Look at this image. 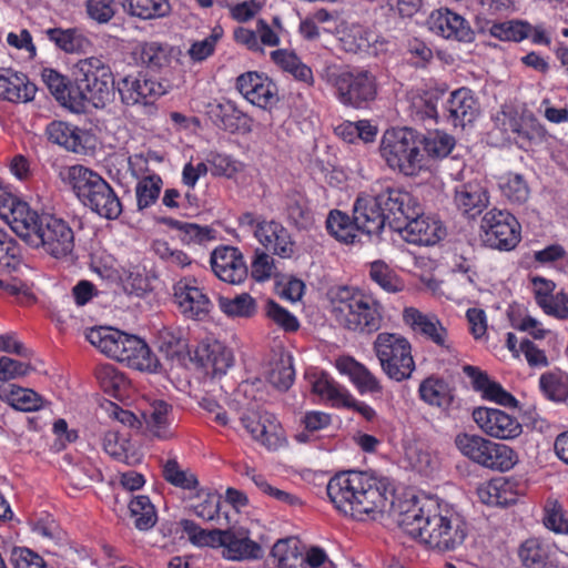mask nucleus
Here are the masks:
<instances>
[{"label": "nucleus", "mask_w": 568, "mask_h": 568, "mask_svg": "<svg viewBox=\"0 0 568 568\" xmlns=\"http://www.w3.org/2000/svg\"><path fill=\"white\" fill-rule=\"evenodd\" d=\"M2 217L29 246L41 248L54 258H63L74 250V232L69 222L50 213L39 214L28 203L11 199L3 205Z\"/></svg>", "instance_id": "nucleus-2"}, {"label": "nucleus", "mask_w": 568, "mask_h": 568, "mask_svg": "<svg viewBox=\"0 0 568 568\" xmlns=\"http://www.w3.org/2000/svg\"><path fill=\"white\" fill-rule=\"evenodd\" d=\"M418 392L420 398L433 406L447 407L453 399L447 383L438 378H426L419 385Z\"/></svg>", "instance_id": "nucleus-47"}, {"label": "nucleus", "mask_w": 568, "mask_h": 568, "mask_svg": "<svg viewBox=\"0 0 568 568\" xmlns=\"http://www.w3.org/2000/svg\"><path fill=\"white\" fill-rule=\"evenodd\" d=\"M236 89L253 105L271 110L278 101L277 85L265 74L248 71L236 78Z\"/></svg>", "instance_id": "nucleus-12"}, {"label": "nucleus", "mask_w": 568, "mask_h": 568, "mask_svg": "<svg viewBox=\"0 0 568 568\" xmlns=\"http://www.w3.org/2000/svg\"><path fill=\"white\" fill-rule=\"evenodd\" d=\"M164 223L174 230L182 232V241L203 244L215 239V231L210 226H200L194 223L182 222L175 219H164Z\"/></svg>", "instance_id": "nucleus-51"}, {"label": "nucleus", "mask_w": 568, "mask_h": 568, "mask_svg": "<svg viewBox=\"0 0 568 568\" xmlns=\"http://www.w3.org/2000/svg\"><path fill=\"white\" fill-rule=\"evenodd\" d=\"M116 90L123 104L151 105L165 93L162 83L138 72L128 74L116 82Z\"/></svg>", "instance_id": "nucleus-11"}, {"label": "nucleus", "mask_w": 568, "mask_h": 568, "mask_svg": "<svg viewBox=\"0 0 568 568\" xmlns=\"http://www.w3.org/2000/svg\"><path fill=\"white\" fill-rule=\"evenodd\" d=\"M255 442L268 450H277L286 445L285 430L274 414L270 413L263 419V426Z\"/></svg>", "instance_id": "nucleus-46"}, {"label": "nucleus", "mask_w": 568, "mask_h": 568, "mask_svg": "<svg viewBox=\"0 0 568 568\" xmlns=\"http://www.w3.org/2000/svg\"><path fill=\"white\" fill-rule=\"evenodd\" d=\"M217 548H222V556L229 560L258 559L263 556L261 545L252 540L248 530L243 527L221 529Z\"/></svg>", "instance_id": "nucleus-17"}, {"label": "nucleus", "mask_w": 568, "mask_h": 568, "mask_svg": "<svg viewBox=\"0 0 568 568\" xmlns=\"http://www.w3.org/2000/svg\"><path fill=\"white\" fill-rule=\"evenodd\" d=\"M45 133L50 142L73 153L85 154L95 146V138L90 131L68 122L52 121Z\"/></svg>", "instance_id": "nucleus-18"}, {"label": "nucleus", "mask_w": 568, "mask_h": 568, "mask_svg": "<svg viewBox=\"0 0 568 568\" xmlns=\"http://www.w3.org/2000/svg\"><path fill=\"white\" fill-rule=\"evenodd\" d=\"M173 50L168 44L151 41L140 43L133 51L132 58L136 63L152 70H161L170 65Z\"/></svg>", "instance_id": "nucleus-32"}, {"label": "nucleus", "mask_w": 568, "mask_h": 568, "mask_svg": "<svg viewBox=\"0 0 568 568\" xmlns=\"http://www.w3.org/2000/svg\"><path fill=\"white\" fill-rule=\"evenodd\" d=\"M331 314L344 329L372 334L381 328L383 307L372 295L351 286H336L328 292Z\"/></svg>", "instance_id": "nucleus-4"}, {"label": "nucleus", "mask_w": 568, "mask_h": 568, "mask_svg": "<svg viewBox=\"0 0 568 568\" xmlns=\"http://www.w3.org/2000/svg\"><path fill=\"white\" fill-rule=\"evenodd\" d=\"M455 445L465 457L480 466H484L485 455L493 447L490 439L466 433L456 436Z\"/></svg>", "instance_id": "nucleus-40"}, {"label": "nucleus", "mask_w": 568, "mask_h": 568, "mask_svg": "<svg viewBox=\"0 0 568 568\" xmlns=\"http://www.w3.org/2000/svg\"><path fill=\"white\" fill-rule=\"evenodd\" d=\"M369 277L383 291L395 294L405 288L404 280L384 261H375L369 267Z\"/></svg>", "instance_id": "nucleus-41"}, {"label": "nucleus", "mask_w": 568, "mask_h": 568, "mask_svg": "<svg viewBox=\"0 0 568 568\" xmlns=\"http://www.w3.org/2000/svg\"><path fill=\"white\" fill-rule=\"evenodd\" d=\"M118 362L126 363L128 366L141 372L160 373L162 371L160 361L149 345L142 338L125 333Z\"/></svg>", "instance_id": "nucleus-20"}, {"label": "nucleus", "mask_w": 568, "mask_h": 568, "mask_svg": "<svg viewBox=\"0 0 568 568\" xmlns=\"http://www.w3.org/2000/svg\"><path fill=\"white\" fill-rule=\"evenodd\" d=\"M162 184V179L156 174L144 176L138 182L135 186V196L139 211H143L156 202L160 196Z\"/></svg>", "instance_id": "nucleus-52"}, {"label": "nucleus", "mask_w": 568, "mask_h": 568, "mask_svg": "<svg viewBox=\"0 0 568 568\" xmlns=\"http://www.w3.org/2000/svg\"><path fill=\"white\" fill-rule=\"evenodd\" d=\"M255 239L268 252L282 258L294 254L295 243L288 230L274 220H263L255 231Z\"/></svg>", "instance_id": "nucleus-23"}, {"label": "nucleus", "mask_w": 568, "mask_h": 568, "mask_svg": "<svg viewBox=\"0 0 568 568\" xmlns=\"http://www.w3.org/2000/svg\"><path fill=\"white\" fill-rule=\"evenodd\" d=\"M438 93L432 91H427L423 95L415 97L412 102L413 113L419 120H435L438 115Z\"/></svg>", "instance_id": "nucleus-63"}, {"label": "nucleus", "mask_w": 568, "mask_h": 568, "mask_svg": "<svg viewBox=\"0 0 568 568\" xmlns=\"http://www.w3.org/2000/svg\"><path fill=\"white\" fill-rule=\"evenodd\" d=\"M336 367L342 374L348 376L359 394L375 395L383 392L381 381L366 366L354 358L342 357L337 359Z\"/></svg>", "instance_id": "nucleus-29"}, {"label": "nucleus", "mask_w": 568, "mask_h": 568, "mask_svg": "<svg viewBox=\"0 0 568 568\" xmlns=\"http://www.w3.org/2000/svg\"><path fill=\"white\" fill-rule=\"evenodd\" d=\"M156 347L172 363L181 364L187 355V343L180 331L161 329L158 334Z\"/></svg>", "instance_id": "nucleus-36"}, {"label": "nucleus", "mask_w": 568, "mask_h": 568, "mask_svg": "<svg viewBox=\"0 0 568 568\" xmlns=\"http://www.w3.org/2000/svg\"><path fill=\"white\" fill-rule=\"evenodd\" d=\"M422 140L423 150L433 156H446L455 145L454 138L440 131L429 132L426 136L422 135Z\"/></svg>", "instance_id": "nucleus-59"}, {"label": "nucleus", "mask_w": 568, "mask_h": 568, "mask_svg": "<svg viewBox=\"0 0 568 568\" xmlns=\"http://www.w3.org/2000/svg\"><path fill=\"white\" fill-rule=\"evenodd\" d=\"M129 509L138 529L149 530L155 525L158 519L156 511L148 496L134 497L130 501Z\"/></svg>", "instance_id": "nucleus-50"}, {"label": "nucleus", "mask_w": 568, "mask_h": 568, "mask_svg": "<svg viewBox=\"0 0 568 568\" xmlns=\"http://www.w3.org/2000/svg\"><path fill=\"white\" fill-rule=\"evenodd\" d=\"M149 432L160 438L169 439L173 436L172 407L163 400L153 402L143 414Z\"/></svg>", "instance_id": "nucleus-33"}, {"label": "nucleus", "mask_w": 568, "mask_h": 568, "mask_svg": "<svg viewBox=\"0 0 568 568\" xmlns=\"http://www.w3.org/2000/svg\"><path fill=\"white\" fill-rule=\"evenodd\" d=\"M334 507L357 520L387 509L394 523L407 535L430 549L449 551L460 546L467 526L460 514L430 497L394 498L389 478L368 471H343L326 487Z\"/></svg>", "instance_id": "nucleus-1"}, {"label": "nucleus", "mask_w": 568, "mask_h": 568, "mask_svg": "<svg viewBox=\"0 0 568 568\" xmlns=\"http://www.w3.org/2000/svg\"><path fill=\"white\" fill-rule=\"evenodd\" d=\"M321 78L334 88L338 101L356 109L366 108L377 95V81L368 70L328 65Z\"/></svg>", "instance_id": "nucleus-6"}, {"label": "nucleus", "mask_w": 568, "mask_h": 568, "mask_svg": "<svg viewBox=\"0 0 568 568\" xmlns=\"http://www.w3.org/2000/svg\"><path fill=\"white\" fill-rule=\"evenodd\" d=\"M536 303L549 315L558 318H567L566 307L561 306V295H554L556 287L552 281L544 277H534L531 280Z\"/></svg>", "instance_id": "nucleus-34"}, {"label": "nucleus", "mask_w": 568, "mask_h": 568, "mask_svg": "<svg viewBox=\"0 0 568 568\" xmlns=\"http://www.w3.org/2000/svg\"><path fill=\"white\" fill-rule=\"evenodd\" d=\"M355 225L367 235H378L387 222L382 206L374 195H359L353 207Z\"/></svg>", "instance_id": "nucleus-25"}, {"label": "nucleus", "mask_w": 568, "mask_h": 568, "mask_svg": "<svg viewBox=\"0 0 568 568\" xmlns=\"http://www.w3.org/2000/svg\"><path fill=\"white\" fill-rule=\"evenodd\" d=\"M220 310L229 317H252L257 310L255 300L248 293H242L234 297L220 296L217 298Z\"/></svg>", "instance_id": "nucleus-45"}, {"label": "nucleus", "mask_w": 568, "mask_h": 568, "mask_svg": "<svg viewBox=\"0 0 568 568\" xmlns=\"http://www.w3.org/2000/svg\"><path fill=\"white\" fill-rule=\"evenodd\" d=\"M81 75L80 90H82L89 104L97 109L104 108L111 102L116 83L110 67L105 65L99 58H87L79 61Z\"/></svg>", "instance_id": "nucleus-8"}, {"label": "nucleus", "mask_w": 568, "mask_h": 568, "mask_svg": "<svg viewBox=\"0 0 568 568\" xmlns=\"http://www.w3.org/2000/svg\"><path fill=\"white\" fill-rule=\"evenodd\" d=\"M124 333L112 327H94L88 331L87 339L101 353L118 361Z\"/></svg>", "instance_id": "nucleus-35"}, {"label": "nucleus", "mask_w": 568, "mask_h": 568, "mask_svg": "<svg viewBox=\"0 0 568 568\" xmlns=\"http://www.w3.org/2000/svg\"><path fill=\"white\" fill-rule=\"evenodd\" d=\"M397 232L408 243L417 245H434L445 236V229L437 220L424 216L422 205L416 215L407 217L402 225H396Z\"/></svg>", "instance_id": "nucleus-15"}, {"label": "nucleus", "mask_w": 568, "mask_h": 568, "mask_svg": "<svg viewBox=\"0 0 568 568\" xmlns=\"http://www.w3.org/2000/svg\"><path fill=\"white\" fill-rule=\"evenodd\" d=\"M376 357L386 376L396 382L408 379L415 362L407 338L395 333H379L373 344Z\"/></svg>", "instance_id": "nucleus-7"}, {"label": "nucleus", "mask_w": 568, "mask_h": 568, "mask_svg": "<svg viewBox=\"0 0 568 568\" xmlns=\"http://www.w3.org/2000/svg\"><path fill=\"white\" fill-rule=\"evenodd\" d=\"M8 403L14 409L31 412L42 406V398L32 389L16 387L9 393Z\"/></svg>", "instance_id": "nucleus-61"}, {"label": "nucleus", "mask_w": 568, "mask_h": 568, "mask_svg": "<svg viewBox=\"0 0 568 568\" xmlns=\"http://www.w3.org/2000/svg\"><path fill=\"white\" fill-rule=\"evenodd\" d=\"M326 229L332 236L344 243H354L357 225L355 219H351L346 213L333 210L326 219Z\"/></svg>", "instance_id": "nucleus-43"}, {"label": "nucleus", "mask_w": 568, "mask_h": 568, "mask_svg": "<svg viewBox=\"0 0 568 568\" xmlns=\"http://www.w3.org/2000/svg\"><path fill=\"white\" fill-rule=\"evenodd\" d=\"M163 476L165 480L173 486L185 490H195L199 487V480L195 474L189 469H182L174 459H170L165 463Z\"/></svg>", "instance_id": "nucleus-54"}, {"label": "nucleus", "mask_w": 568, "mask_h": 568, "mask_svg": "<svg viewBox=\"0 0 568 568\" xmlns=\"http://www.w3.org/2000/svg\"><path fill=\"white\" fill-rule=\"evenodd\" d=\"M387 165L406 176H416L424 168L422 134L409 128H392L384 132L379 145Z\"/></svg>", "instance_id": "nucleus-5"}, {"label": "nucleus", "mask_w": 568, "mask_h": 568, "mask_svg": "<svg viewBox=\"0 0 568 568\" xmlns=\"http://www.w3.org/2000/svg\"><path fill=\"white\" fill-rule=\"evenodd\" d=\"M446 119L455 128L464 129L479 114V103L471 90L459 88L453 91L445 103Z\"/></svg>", "instance_id": "nucleus-22"}, {"label": "nucleus", "mask_w": 568, "mask_h": 568, "mask_svg": "<svg viewBox=\"0 0 568 568\" xmlns=\"http://www.w3.org/2000/svg\"><path fill=\"white\" fill-rule=\"evenodd\" d=\"M196 498L199 503L192 506L194 514L203 520H214L219 515L221 496L206 489H199Z\"/></svg>", "instance_id": "nucleus-58"}, {"label": "nucleus", "mask_w": 568, "mask_h": 568, "mask_svg": "<svg viewBox=\"0 0 568 568\" xmlns=\"http://www.w3.org/2000/svg\"><path fill=\"white\" fill-rule=\"evenodd\" d=\"M403 320L415 333L440 347L449 348L448 332L437 315L423 313L415 307H406L403 311Z\"/></svg>", "instance_id": "nucleus-21"}, {"label": "nucleus", "mask_w": 568, "mask_h": 568, "mask_svg": "<svg viewBox=\"0 0 568 568\" xmlns=\"http://www.w3.org/2000/svg\"><path fill=\"white\" fill-rule=\"evenodd\" d=\"M21 266V247L13 237L0 230V272L10 274Z\"/></svg>", "instance_id": "nucleus-48"}, {"label": "nucleus", "mask_w": 568, "mask_h": 568, "mask_svg": "<svg viewBox=\"0 0 568 568\" xmlns=\"http://www.w3.org/2000/svg\"><path fill=\"white\" fill-rule=\"evenodd\" d=\"M180 526L193 545L199 547L217 548L221 529H203L190 519H182L180 521Z\"/></svg>", "instance_id": "nucleus-53"}, {"label": "nucleus", "mask_w": 568, "mask_h": 568, "mask_svg": "<svg viewBox=\"0 0 568 568\" xmlns=\"http://www.w3.org/2000/svg\"><path fill=\"white\" fill-rule=\"evenodd\" d=\"M427 26L436 36H468L470 32L465 18L447 8L433 11L427 19Z\"/></svg>", "instance_id": "nucleus-31"}, {"label": "nucleus", "mask_w": 568, "mask_h": 568, "mask_svg": "<svg viewBox=\"0 0 568 568\" xmlns=\"http://www.w3.org/2000/svg\"><path fill=\"white\" fill-rule=\"evenodd\" d=\"M463 372L471 379L473 388L480 392L487 400L497 403L505 407H516L518 400L503 386L491 381L488 375L476 366L465 365Z\"/></svg>", "instance_id": "nucleus-28"}, {"label": "nucleus", "mask_w": 568, "mask_h": 568, "mask_svg": "<svg viewBox=\"0 0 568 568\" xmlns=\"http://www.w3.org/2000/svg\"><path fill=\"white\" fill-rule=\"evenodd\" d=\"M519 559L525 568H551L548 548L538 538L525 540L518 549Z\"/></svg>", "instance_id": "nucleus-39"}, {"label": "nucleus", "mask_w": 568, "mask_h": 568, "mask_svg": "<svg viewBox=\"0 0 568 568\" xmlns=\"http://www.w3.org/2000/svg\"><path fill=\"white\" fill-rule=\"evenodd\" d=\"M568 36V22L562 17H554L548 26H532L521 20H508L494 23L489 36Z\"/></svg>", "instance_id": "nucleus-24"}, {"label": "nucleus", "mask_w": 568, "mask_h": 568, "mask_svg": "<svg viewBox=\"0 0 568 568\" xmlns=\"http://www.w3.org/2000/svg\"><path fill=\"white\" fill-rule=\"evenodd\" d=\"M60 180L68 185L81 204L105 220L118 219L122 202L113 187L95 171L82 164L62 166Z\"/></svg>", "instance_id": "nucleus-3"}, {"label": "nucleus", "mask_w": 568, "mask_h": 568, "mask_svg": "<svg viewBox=\"0 0 568 568\" xmlns=\"http://www.w3.org/2000/svg\"><path fill=\"white\" fill-rule=\"evenodd\" d=\"M487 494L488 498L484 501L493 506H509L517 501V495L511 490V485L508 481L490 483L486 490L480 494Z\"/></svg>", "instance_id": "nucleus-60"}, {"label": "nucleus", "mask_w": 568, "mask_h": 568, "mask_svg": "<svg viewBox=\"0 0 568 568\" xmlns=\"http://www.w3.org/2000/svg\"><path fill=\"white\" fill-rule=\"evenodd\" d=\"M118 0H88L87 12L89 17L99 22H109L116 12Z\"/></svg>", "instance_id": "nucleus-64"}, {"label": "nucleus", "mask_w": 568, "mask_h": 568, "mask_svg": "<svg viewBox=\"0 0 568 568\" xmlns=\"http://www.w3.org/2000/svg\"><path fill=\"white\" fill-rule=\"evenodd\" d=\"M487 191L478 182H468L455 189L454 203L464 215L475 219L488 205Z\"/></svg>", "instance_id": "nucleus-30"}, {"label": "nucleus", "mask_w": 568, "mask_h": 568, "mask_svg": "<svg viewBox=\"0 0 568 568\" xmlns=\"http://www.w3.org/2000/svg\"><path fill=\"white\" fill-rule=\"evenodd\" d=\"M272 557L277 568H306L304 555L293 539L277 540L272 548Z\"/></svg>", "instance_id": "nucleus-42"}, {"label": "nucleus", "mask_w": 568, "mask_h": 568, "mask_svg": "<svg viewBox=\"0 0 568 568\" xmlns=\"http://www.w3.org/2000/svg\"><path fill=\"white\" fill-rule=\"evenodd\" d=\"M312 390L322 399L329 402L333 406H342L348 396V390L338 385L328 375L322 373L312 383Z\"/></svg>", "instance_id": "nucleus-49"}, {"label": "nucleus", "mask_w": 568, "mask_h": 568, "mask_svg": "<svg viewBox=\"0 0 568 568\" xmlns=\"http://www.w3.org/2000/svg\"><path fill=\"white\" fill-rule=\"evenodd\" d=\"M102 446L106 454L126 465H135L141 460V456L132 448L131 443L116 430L104 434Z\"/></svg>", "instance_id": "nucleus-37"}, {"label": "nucleus", "mask_w": 568, "mask_h": 568, "mask_svg": "<svg viewBox=\"0 0 568 568\" xmlns=\"http://www.w3.org/2000/svg\"><path fill=\"white\" fill-rule=\"evenodd\" d=\"M213 273L221 281L239 285L247 277V266L242 252L230 245L215 247L210 256Z\"/></svg>", "instance_id": "nucleus-14"}, {"label": "nucleus", "mask_w": 568, "mask_h": 568, "mask_svg": "<svg viewBox=\"0 0 568 568\" xmlns=\"http://www.w3.org/2000/svg\"><path fill=\"white\" fill-rule=\"evenodd\" d=\"M539 387L544 395L555 402L568 397V378L557 373H545L539 378Z\"/></svg>", "instance_id": "nucleus-55"}, {"label": "nucleus", "mask_w": 568, "mask_h": 568, "mask_svg": "<svg viewBox=\"0 0 568 568\" xmlns=\"http://www.w3.org/2000/svg\"><path fill=\"white\" fill-rule=\"evenodd\" d=\"M473 419L487 436L509 440L523 433L521 424L508 413L489 407H477L473 410Z\"/></svg>", "instance_id": "nucleus-13"}, {"label": "nucleus", "mask_w": 568, "mask_h": 568, "mask_svg": "<svg viewBox=\"0 0 568 568\" xmlns=\"http://www.w3.org/2000/svg\"><path fill=\"white\" fill-rule=\"evenodd\" d=\"M173 290L175 302L186 317L202 320L211 312L213 305L195 278L184 277L175 283Z\"/></svg>", "instance_id": "nucleus-16"}, {"label": "nucleus", "mask_w": 568, "mask_h": 568, "mask_svg": "<svg viewBox=\"0 0 568 568\" xmlns=\"http://www.w3.org/2000/svg\"><path fill=\"white\" fill-rule=\"evenodd\" d=\"M206 114L215 126L226 132L241 134L252 132L253 120L230 100L210 102L206 105Z\"/></svg>", "instance_id": "nucleus-19"}, {"label": "nucleus", "mask_w": 568, "mask_h": 568, "mask_svg": "<svg viewBox=\"0 0 568 568\" xmlns=\"http://www.w3.org/2000/svg\"><path fill=\"white\" fill-rule=\"evenodd\" d=\"M123 10L143 20L166 17L171 12L169 0H118Z\"/></svg>", "instance_id": "nucleus-38"}, {"label": "nucleus", "mask_w": 568, "mask_h": 568, "mask_svg": "<svg viewBox=\"0 0 568 568\" xmlns=\"http://www.w3.org/2000/svg\"><path fill=\"white\" fill-rule=\"evenodd\" d=\"M496 125L506 134H514L517 142L532 140L539 134V124L530 112L519 113L509 109L495 118Z\"/></svg>", "instance_id": "nucleus-26"}, {"label": "nucleus", "mask_w": 568, "mask_h": 568, "mask_svg": "<svg viewBox=\"0 0 568 568\" xmlns=\"http://www.w3.org/2000/svg\"><path fill=\"white\" fill-rule=\"evenodd\" d=\"M481 241L499 251H510L520 241V225L516 217L507 211L491 209L481 219Z\"/></svg>", "instance_id": "nucleus-9"}, {"label": "nucleus", "mask_w": 568, "mask_h": 568, "mask_svg": "<svg viewBox=\"0 0 568 568\" xmlns=\"http://www.w3.org/2000/svg\"><path fill=\"white\" fill-rule=\"evenodd\" d=\"M294 368L290 356L281 357L268 373L270 383L281 390H286L293 384Z\"/></svg>", "instance_id": "nucleus-62"}, {"label": "nucleus", "mask_w": 568, "mask_h": 568, "mask_svg": "<svg viewBox=\"0 0 568 568\" xmlns=\"http://www.w3.org/2000/svg\"><path fill=\"white\" fill-rule=\"evenodd\" d=\"M484 466L491 470L508 471L518 463V454L509 446L491 440Z\"/></svg>", "instance_id": "nucleus-44"}, {"label": "nucleus", "mask_w": 568, "mask_h": 568, "mask_svg": "<svg viewBox=\"0 0 568 568\" xmlns=\"http://www.w3.org/2000/svg\"><path fill=\"white\" fill-rule=\"evenodd\" d=\"M542 523L546 528L556 534H568V518L565 515L562 505L555 499L546 501Z\"/></svg>", "instance_id": "nucleus-57"}, {"label": "nucleus", "mask_w": 568, "mask_h": 568, "mask_svg": "<svg viewBox=\"0 0 568 568\" xmlns=\"http://www.w3.org/2000/svg\"><path fill=\"white\" fill-rule=\"evenodd\" d=\"M385 215V221L394 231L396 225H402L407 217L416 215L420 205L418 200L409 192L387 185L381 190H373Z\"/></svg>", "instance_id": "nucleus-10"}, {"label": "nucleus", "mask_w": 568, "mask_h": 568, "mask_svg": "<svg viewBox=\"0 0 568 568\" xmlns=\"http://www.w3.org/2000/svg\"><path fill=\"white\" fill-rule=\"evenodd\" d=\"M37 87L24 73L12 69H0V100L27 103L34 99Z\"/></svg>", "instance_id": "nucleus-27"}, {"label": "nucleus", "mask_w": 568, "mask_h": 568, "mask_svg": "<svg viewBox=\"0 0 568 568\" xmlns=\"http://www.w3.org/2000/svg\"><path fill=\"white\" fill-rule=\"evenodd\" d=\"M503 195L511 203L523 204L529 196V187L521 175L507 174L499 183Z\"/></svg>", "instance_id": "nucleus-56"}]
</instances>
